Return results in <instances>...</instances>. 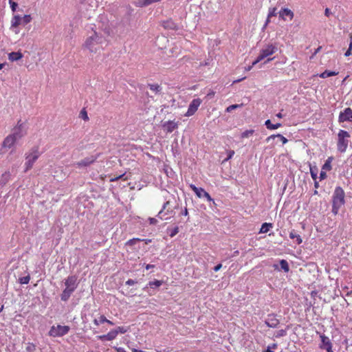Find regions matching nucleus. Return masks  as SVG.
Masks as SVG:
<instances>
[{
  "mask_svg": "<svg viewBox=\"0 0 352 352\" xmlns=\"http://www.w3.org/2000/svg\"><path fill=\"white\" fill-rule=\"evenodd\" d=\"M107 45V39L101 32L93 31L86 38L83 47L90 52H97Z\"/></svg>",
  "mask_w": 352,
  "mask_h": 352,
  "instance_id": "obj_1",
  "label": "nucleus"
},
{
  "mask_svg": "<svg viewBox=\"0 0 352 352\" xmlns=\"http://www.w3.org/2000/svg\"><path fill=\"white\" fill-rule=\"evenodd\" d=\"M344 197V190L341 187L337 186L332 196V212L334 214H337L340 208L344 206L345 203Z\"/></svg>",
  "mask_w": 352,
  "mask_h": 352,
  "instance_id": "obj_2",
  "label": "nucleus"
},
{
  "mask_svg": "<svg viewBox=\"0 0 352 352\" xmlns=\"http://www.w3.org/2000/svg\"><path fill=\"white\" fill-rule=\"evenodd\" d=\"M39 156L40 152L37 146H34L25 154V172L28 171L32 168Z\"/></svg>",
  "mask_w": 352,
  "mask_h": 352,
  "instance_id": "obj_3",
  "label": "nucleus"
},
{
  "mask_svg": "<svg viewBox=\"0 0 352 352\" xmlns=\"http://www.w3.org/2000/svg\"><path fill=\"white\" fill-rule=\"evenodd\" d=\"M350 134L346 131L340 129L338 133L337 148L341 153L346 151L349 142Z\"/></svg>",
  "mask_w": 352,
  "mask_h": 352,
  "instance_id": "obj_4",
  "label": "nucleus"
},
{
  "mask_svg": "<svg viewBox=\"0 0 352 352\" xmlns=\"http://www.w3.org/2000/svg\"><path fill=\"white\" fill-rule=\"evenodd\" d=\"M276 50H277L276 47L275 45H274L273 44L267 45L266 46L263 47L261 49L259 55L258 56L256 59L254 61H253L252 65H255L258 62L263 60L264 58L274 54L276 52Z\"/></svg>",
  "mask_w": 352,
  "mask_h": 352,
  "instance_id": "obj_5",
  "label": "nucleus"
},
{
  "mask_svg": "<svg viewBox=\"0 0 352 352\" xmlns=\"http://www.w3.org/2000/svg\"><path fill=\"white\" fill-rule=\"evenodd\" d=\"M69 329V327L67 325H53L49 331V336L52 337H61L68 333Z\"/></svg>",
  "mask_w": 352,
  "mask_h": 352,
  "instance_id": "obj_6",
  "label": "nucleus"
},
{
  "mask_svg": "<svg viewBox=\"0 0 352 352\" xmlns=\"http://www.w3.org/2000/svg\"><path fill=\"white\" fill-rule=\"evenodd\" d=\"M27 133V129L25 124L22 122L21 120H19L16 126L12 129V134L16 138L17 140H20Z\"/></svg>",
  "mask_w": 352,
  "mask_h": 352,
  "instance_id": "obj_7",
  "label": "nucleus"
},
{
  "mask_svg": "<svg viewBox=\"0 0 352 352\" xmlns=\"http://www.w3.org/2000/svg\"><path fill=\"white\" fill-rule=\"evenodd\" d=\"M170 204V201H166L163 206L162 210L158 212L157 217L161 219H168L170 218V217L173 215V210L168 208V206Z\"/></svg>",
  "mask_w": 352,
  "mask_h": 352,
  "instance_id": "obj_8",
  "label": "nucleus"
},
{
  "mask_svg": "<svg viewBox=\"0 0 352 352\" xmlns=\"http://www.w3.org/2000/svg\"><path fill=\"white\" fill-rule=\"evenodd\" d=\"M190 188L193 190V192L196 194V195L199 197H205L208 201H212L214 204V201L210 195L202 188H197L194 184H190Z\"/></svg>",
  "mask_w": 352,
  "mask_h": 352,
  "instance_id": "obj_9",
  "label": "nucleus"
},
{
  "mask_svg": "<svg viewBox=\"0 0 352 352\" xmlns=\"http://www.w3.org/2000/svg\"><path fill=\"white\" fill-rule=\"evenodd\" d=\"M201 103V100L200 98L193 99L188 108L187 112L185 113L186 116H191L195 114V113L197 111Z\"/></svg>",
  "mask_w": 352,
  "mask_h": 352,
  "instance_id": "obj_10",
  "label": "nucleus"
},
{
  "mask_svg": "<svg viewBox=\"0 0 352 352\" xmlns=\"http://www.w3.org/2000/svg\"><path fill=\"white\" fill-rule=\"evenodd\" d=\"M340 123L344 122H352V109L350 107L345 108L340 111L338 116Z\"/></svg>",
  "mask_w": 352,
  "mask_h": 352,
  "instance_id": "obj_11",
  "label": "nucleus"
},
{
  "mask_svg": "<svg viewBox=\"0 0 352 352\" xmlns=\"http://www.w3.org/2000/svg\"><path fill=\"white\" fill-rule=\"evenodd\" d=\"M320 338L321 340L320 348L326 350L327 352H333L332 350V344L329 338L324 334H321Z\"/></svg>",
  "mask_w": 352,
  "mask_h": 352,
  "instance_id": "obj_12",
  "label": "nucleus"
},
{
  "mask_svg": "<svg viewBox=\"0 0 352 352\" xmlns=\"http://www.w3.org/2000/svg\"><path fill=\"white\" fill-rule=\"evenodd\" d=\"M96 159L97 157L96 156L91 155L81 160L79 162H76L74 165L78 168L87 167L92 164L96 160Z\"/></svg>",
  "mask_w": 352,
  "mask_h": 352,
  "instance_id": "obj_13",
  "label": "nucleus"
},
{
  "mask_svg": "<svg viewBox=\"0 0 352 352\" xmlns=\"http://www.w3.org/2000/svg\"><path fill=\"white\" fill-rule=\"evenodd\" d=\"M265 323L270 328H276L278 326L280 321L275 314H270L267 315V318H266Z\"/></svg>",
  "mask_w": 352,
  "mask_h": 352,
  "instance_id": "obj_14",
  "label": "nucleus"
},
{
  "mask_svg": "<svg viewBox=\"0 0 352 352\" xmlns=\"http://www.w3.org/2000/svg\"><path fill=\"white\" fill-rule=\"evenodd\" d=\"M16 141V138L11 133L5 138L3 142L2 146L3 148H10L14 145Z\"/></svg>",
  "mask_w": 352,
  "mask_h": 352,
  "instance_id": "obj_15",
  "label": "nucleus"
},
{
  "mask_svg": "<svg viewBox=\"0 0 352 352\" xmlns=\"http://www.w3.org/2000/svg\"><path fill=\"white\" fill-rule=\"evenodd\" d=\"M76 280L77 278L75 276H68L65 281V285L66 286L65 289H72L75 290L76 288Z\"/></svg>",
  "mask_w": 352,
  "mask_h": 352,
  "instance_id": "obj_16",
  "label": "nucleus"
},
{
  "mask_svg": "<svg viewBox=\"0 0 352 352\" xmlns=\"http://www.w3.org/2000/svg\"><path fill=\"white\" fill-rule=\"evenodd\" d=\"M279 17L283 20L285 21L287 17H289L290 20L294 18V12L288 8H282L278 12Z\"/></svg>",
  "mask_w": 352,
  "mask_h": 352,
  "instance_id": "obj_17",
  "label": "nucleus"
},
{
  "mask_svg": "<svg viewBox=\"0 0 352 352\" xmlns=\"http://www.w3.org/2000/svg\"><path fill=\"white\" fill-rule=\"evenodd\" d=\"M117 332L115 329L110 331L107 334L98 336L97 338L100 340H113L117 337Z\"/></svg>",
  "mask_w": 352,
  "mask_h": 352,
  "instance_id": "obj_18",
  "label": "nucleus"
},
{
  "mask_svg": "<svg viewBox=\"0 0 352 352\" xmlns=\"http://www.w3.org/2000/svg\"><path fill=\"white\" fill-rule=\"evenodd\" d=\"M11 174L9 171H6L4 173H3L0 177V186H5L9 182Z\"/></svg>",
  "mask_w": 352,
  "mask_h": 352,
  "instance_id": "obj_19",
  "label": "nucleus"
},
{
  "mask_svg": "<svg viewBox=\"0 0 352 352\" xmlns=\"http://www.w3.org/2000/svg\"><path fill=\"white\" fill-rule=\"evenodd\" d=\"M276 138H279L283 144H286L288 142L287 139L281 134L271 135L265 139V142H270V140H275Z\"/></svg>",
  "mask_w": 352,
  "mask_h": 352,
  "instance_id": "obj_20",
  "label": "nucleus"
},
{
  "mask_svg": "<svg viewBox=\"0 0 352 352\" xmlns=\"http://www.w3.org/2000/svg\"><path fill=\"white\" fill-rule=\"evenodd\" d=\"M23 58V54L20 52H13L8 54V58L10 61H16Z\"/></svg>",
  "mask_w": 352,
  "mask_h": 352,
  "instance_id": "obj_21",
  "label": "nucleus"
},
{
  "mask_svg": "<svg viewBox=\"0 0 352 352\" xmlns=\"http://www.w3.org/2000/svg\"><path fill=\"white\" fill-rule=\"evenodd\" d=\"M74 292L72 289H65L60 295L61 300L67 301Z\"/></svg>",
  "mask_w": 352,
  "mask_h": 352,
  "instance_id": "obj_22",
  "label": "nucleus"
},
{
  "mask_svg": "<svg viewBox=\"0 0 352 352\" xmlns=\"http://www.w3.org/2000/svg\"><path fill=\"white\" fill-rule=\"evenodd\" d=\"M21 16L19 15H14L11 20V28H17L19 25H22Z\"/></svg>",
  "mask_w": 352,
  "mask_h": 352,
  "instance_id": "obj_23",
  "label": "nucleus"
},
{
  "mask_svg": "<svg viewBox=\"0 0 352 352\" xmlns=\"http://www.w3.org/2000/svg\"><path fill=\"white\" fill-rule=\"evenodd\" d=\"M162 0H138L137 6L139 7H145L154 3H157Z\"/></svg>",
  "mask_w": 352,
  "mask_h": 352,
  "instance_id": "obj_24",
  "label": "nucleus"
},
{
  "mask_svg": "<svg viewBox=\"0 0 352 352\" xmlns=\"http://www.w3.org/2000/svg\"><path fill=\"white\" fill-rule=\"evenodd\" d=\"M164 127L167 132L171 133L177 128V124L173 121H168L164 124Z\"/></svg>",
  "mask_w": 352,
  "mask_h": 352,
  "instance_id": "obj_25",
  "label": "nucleus"
},
{
  "mask_svg": "<svg viewBox=\"0 0 352 352\" xmlns=\"http://www.w3.org/2000/svg\"><path fill=\"white\" fill-rule=\"evenodd\" d=\"M265 125L267 127V129L270 130H275L280 128L282 126L280 123L272 124L270 120H267L265 122Z\"/></svg>",
  "mask_w": 352,
  "mask_h": 352,
  "instance_id": "obj_26",
  "label": "nucleus"
},
{
  "mask_svg": "<svg viewBox=\"0 0 352 352\" xmlns=\"http://www.w3.org/2000/svg\"><path fill=\"white\" fill-rule=\"evenodd\" d=\"M273 228V224L271 223H264L262 224L260 229V233H267L271 228Z\"/></svg>",
  "mask_w": 352,
  "mask_h": 352,
  "instance_id": "obj_27",
  "label": "nucleus"
},
{
  "mask_svg": "<svg viewBox=\"0 0 352 352\" xmlns=\"http://www.w3.org/2000/svg\"><path fill=\"white\" fill-rule=\"evenodd\" d=\"M333 159V157H329L323 164L322 169L324 170H330L331 169V162Z\"/></svg>",
  "mask_w": 352,
  "mask_h": 352,
  "instance_id": "obj_28",
  "label": "nucleus"
},
{
  "mask_svg": "<svg viewBox=\"0 0 352 352\" xmlns=\"http://www.w3.org/2000/svg\"><path fill=\"white\" fill-rule=\"evenodd\" d=\"M107 321V318L104 315H100L98 318H95L93 320L94 324L96 326H99L100 324L104 323Z\"/></svg>",
  "mask_w": 352,
  "mask_h": 352,
  "instance_id": "obj_29",
  "label": "nucleus"
},
{
  "mask_svg": "<svg viewBox=\"0 0 352 352\" xmlns=\"http://www.w3.org/2000/svg\"><path fill=\"white\" fill-rule=\"evenodd\" d=\"M338 74V72H332L329 70H325L324 72L321 73L319 76L322 78H326L328 77L336 76Z\"/></svg>",
  "mask_w": 352,
  "mask_h": 352,
  "instance_id": "obj_30",
  "label": "nucleus"
},
{
  "mask_svg": "<svg viewBox=\"0 0 352 352\" xmlns=\"http://www.w3.org/2000/svg\"><path fill=\"white\" fill-rule=\"evenodd\" d=\"M148 87L155 94H159L162 91V87L158 84H148Z\"/></svg>",
  "mask_w": 352,
  "mask_h": 352,
  "instance_id": "obj_31",
  "label": "nucleus"
},
{
  "mask_svg": "<svg viewBox=\"0 0 352 352\" xmlns=\"http://www.w3.org/2000/svg\"><path fill=\"white\" fill-rule=\"evenodd\" d=\"M280 265L281 269L283 270L285 272H288L289 271V264L286 260H280Z\"/></svg>",
  "mask_w": 352,
  "mask_h": 352,
  "instance_id": "obj_32",
  "label": "nucleus"
},
{
  "mask_svg": "<svg viewBox=\"0 0 352 352\" xmlns=\"http://www.w3.org/2000/svg\"><path fill=\"white\" fill-rule=\"evenodd\" d=\"M276 14H277L276 8H270L269 10V13H268V15H267V19L265 25H267L270 22V19L272 16H276Z\"/></svg>",
  "mask_w": 352,
  "mask_h": 352,
  "instance_id": "obj_33",
  "label": "nucleus"
},
{
  "mask_svg": "<svg viewBox=\"0 0 352 352\" xmlns=\"http://www.w3.org/2000/svg\"><path fill=\"white\" fill-rule=\"evenodd\" d=\"M162 283V280H155L154 281H150L148 285L151 288H154L160 287Z\"/></svg>",
  "mask_w": 352,
  "mask_h": 352,
  "instance_id": "obj_34",
  "label": "nucleus"
},
{
  "mask_svg": "<svg viewBox=\"0 0 352 352\" xmlns=\"http://www.w3.org/2000/svg\"><path fill=\"white\" fill-rule=\"evenodd\" d=\"M21 23L23 25L28 24L32 21V16L30 14H25L21 17Z\"/></svg>",
  "mask_w": 352,
  "mask_h": 352,
  "instance_id": "obj_35",
  "label": "nucleus"
},
{
  "mask_svg": "<svg viewBox=\"0 0 352 352\" xmlns=\"http://www.w3.org/2000/svg\"><path fill=\"white\" fill-rule=\"evenodd\" d=\"M317 171L318 168L316 166H311L310 165V174L314 180H316L317 179Z\"/></svg>",
  "mask_w": 352,
  "mask_h": 352,
  "instance_id": "obj_36",
  "label": "nucleus"
},
{
  "mask_svg": "<svg viewBox=\"0 0 352 352\" xmlns=\"http://www.w3.org/2000/svg\"><path fill=\"white\" fill-rule=\"evenodd\" d=\"M36 350V345L34 343L28 342L25 347V351L27 352H34Z\"/></svg>",
  "mask_w": 352,
  "mask_h": 352,
  "instance_id": "obj_37",
  "label": "nucleus"
},
{
  "mask_svg": "<svg viewBox=\"0 0 352 352\" xmlns=\"http://www.w3.org/2000/svg\"><path fill=\"white\" fill-rule=\"evenodd\" d=\"M179 232V228L174 227L168 230V234L170 236L173 237Z\"/></svg>",
  "mask_w": 352,
  "mask_h": 352,
  "instance_id": "obj_38",
  "label": "nucleus"
},
{
  "mask_svg": "<svg viewBox=\"0 0 352 352\" xmlns=\"http://www.w3.org/2000/svg\"><path fill=\"white\" fill-rule=\"evenodd\" d=\"M254 133V130H253V129L246 130L241 133V137L242 138H248L250 135H252Z\"/></svg>",
  "mask_w": 352,
  "mask_h": 352,
  "instance_id": "obj_39",
  "label": "nucleus"
},
{
  "mask_svg": "<svg viewBox=\"0 0 352 352\" xmlns=\"http://www.w3.org/2000/svg\"><path fill=\"white\" fill-rule=\"evenodd\" d=\"M243 105V104L230 105L229 107H228L226 108V111L228 112V113H230V112L232 111L234 109H236L238 108L241 107Z\"/></svg>",
  "mask_w": 352,
  "mask_h": 352,
  "instance_id": "obj_40",
  "label": "nucleus"
},
{
  "mask_svg": "<svg viewBox=\"0 0 352 352\" xmlns=\"http://www.w3.org/2000/svg\"><path fill=\"white\" fill-rule=\"evenodd\" d=\"M30 276L28 275L26 276L19 278V282L22 285H25V284H28L30 282Z\"/></svg>",
  "mask_w": 352,
  "mask_h": 352,
  "instance_id": "obj_41",
  "label": "nucleus"
},
{
  "mask_svg": "<svg viewBox=\"0 0 352 352\" xmlns=\"http://www.w3.org/2000/svg\"><path fill=\"white\" fill-rule=\"evenodd\" d=\"M287 335V331L285 329H280L276 332L275 337L276 338H280L285 336Z\"/></svg>",
  "mask_w": 352,
  "mask_h": 352,
  "instance_id": "obj_42",
  "label": "nucleus"
},
{
  "mask_svg": "<svg viewBox=\"0 0 352 352\" xmlns=\"http://www.w3.org/2000/svg\"><path fill=\"white\" fill-rule=\"evenodd\" d=\"M115 331L117 332V335L120 333H125L128 329L124 327H117Z\"/></svg>",
  "mask_w": 352,
  "mask_h": 352,
  "instance_id": "obj_43",
  "label": "nucleus"
},
{
  "mask_svg": "<svg viewBox=\"0 0 352 352\" xmlns=\"http://www.w3.org/2000/svg\"><path fill=\"white\" fill-rule=\"evenodd\" d=\"M9 3L10 5L11 10L13 12H15L16 8H17V7H18L17 3L13 1L12 0H9Z\"/></svg>",
  "mask_w": 352,
  "mask_h": 352,
  "instance_id": "obj_44",
  "label": "nucleus"
},
{
  "mask_svg": "<svg viewBox=\"0 0 352 352\" xmlns=\"http://www.w3.org/2000/svg\"><path fill=\"white\" fill-rule=\"evenodd\" d=\"M228 157L224 160V161H228L234 155V151L233 150H229L227 151Z\"/></svg>",
  "mask_w": 352,
  "mask_h": 352,
  "instance_id": "obj_45",
  "label": "nucleus"
},
{
  "mask_svg": "<svg viewBox=\"0 0 352 352\" xmlns=\"http://www.w3.org/2000/svg\"><path fill=\"white\" fill-rule=\"evenodd\" d=\"M148 221H149V224L151 225H156L158 223L157 219L154 217H149L148 219Z\"/></svg>",
  "mask_w": 352,
  "mask_h": 352,
  "instance_id": "obj_46",
  "label": "nucleus"
},
{
  "mask_svg": "<svg viewBox=\"0 0 352 352\" xmlns=\"http://www.w3.org/2000/svg\"><path fill=\"white\" fill-rule=\"evenodd\" d=\"M324 170H321L320 173V180H323L324 179H326L327 177V174L325 173V171H324Z\"/></svg>",
  "mask_w": 352,
  "mask_h": 352,
  "instance_id": "obj_47",
  "label": "nucleus"
},
{
  "mask_svg": "<svg viewBox=\"0 0 352 352\" xmlns=\"http://www.w3.org/2000/svg\"><path fill=\"white\" fill-rule=\"evenodd\" d=\"M124 176V174H122V175H120L118 177H113V178H111L110 179L111 182H116V181H118V179L122 178Z\"/></svg>",
  "mask_w": 352,
  "mask_h": 352,
  "instance_id": "obj_48",
  "label": "nucleus"
},
{
  "mask_svg": "<svg viewBox=\"0 0 352 352\" xmlns=\"http://www.w3.org/2000/svg\"><path fill=\"white\" fill-rule=\"evenodd\" d=\"M135 283H136V282H135L134 280H133V279H129V280H126V284L127 285H130V286L133 285H134V284H135Z\"/></svg>",
  "mask_w": 352,
  "mask_h": 352,
  "instance_id": "obj_49",
  "label": "nucleus"
},
{
  "mask_svg": "<svg viewBox=\"0 0 352 352\" xmlns=\"http://www.w3.org/2000/svg\"><path fill=\"white\" fill-rule=\"evenodd\" d=\"M222 267V265L221 264H218L217 265H216L214 267V272H217L219 271Z\"/></svg>",
  "mask_w": 352,
  "mask_h": 352,
  "instance_id": "obj_50",
  "label": "nucleus"
},
{
  "mask_svg": "<svg viewBox=\"0 0 352 352\" xmlns=\"http://www.w3.org/2000/svg\"><path fill=\"white\" fill-rule=\"evenodd\" d=\"M351 50L349 47V49L346 50V52L344 54L345 56H349L351 54Z\"/></svg>",
  "mask_w": 352,
  "mask_h": 352,
  "instance_id": "obj_51",
  "label": "nucleus"
},
{
  "mask_svg": "<svg viewBox=\"0 0 352 352\" xmlns=\"http://www.w3.org/2000/svg\"><path fill=\"white\" fill-rule=\"evenodd\" d=\"M154 267H155V265H151V264H147V265H145V268L146 270H150L151 268H153Z\"/></svg>",
  "mask_w": 352,
  "mask_h": 352,
  "instance_id": "obj_52",
  "label": "nucleus"
},
{
  "mask_svg": "<svg viewBox=\"0 0 352 352\" xmlns=\"http://www.w3.org/2000/svg\"><path fill=\"white\" fill-rule=\"evenodd\" d=\"M331 14V11L329 8H326L325 9V11H324V14L327 16H329Z\"/></svg>",
  "mask_w": 352,
  "mask_h": 352,
  "instance_id": "obj_53",
  "label": "nucleus"
},
{
  "mask_svg": "<svg viewBox=\"0 0 352 352\" xmlns=\"http://www.w3.org/2000/svg\"><path fill=\"white\" fill-rule=\"evenodd\" d=\"M90 6L92 8H96V7H97V3L96 2H94V1L91 0V3H90Z\"/></svg>",
  "mask_w": 352,
  "mask_h": 352,
  "instance_id": "obj_54",
  "label": "nucleus"
},
{
  "mask_svg": "<svg viewBox=\"0 0 352 352\" xmlns=\"http://www.w3.org/2000/svg\"><path fill=\"white\" fill-rule=\"evenodd\" d=\"M117 352H126L124 348L118 347L116 348Z\"/></svg>",
  "mask_w": 352,
  "mask_h": 352,
  "instance_id": "obj_55",
  "label": "nucleus"
},
{
  "mask_svg": "<svg viewBox=\"0 0 352 352\" xmlns=\"http://www.w3.org/2000/svg\"><path fill=\"white\" fill-rule=\"evenodd\" d=\"M81 114H82V118L86 120L88 118L87 117V113L85 111H81Z\"/></svg>",
  "mask_w": 352,
  "mask_h": 352,
  "instance_id": "obj_56",
  "label": "nucleus"
},
{
  "mask_svg": "<svg viewBox=\"0 0 352 352\" xmlns=\"http://www.w3.org/2000/svg\"><path fill=\"white\" fill-rule=\"evenodd\" d=\"M188 212L187 208H186L184 209V210L182 212V214H183V215H184V216H187V215H188Z\"/></svg>",
  "mask_w": 352,
  "mask_h": 352,
  "instance_id": "obj_57",
  "label": "nucleus"
},
{
  "mask_svg": "<svg viewBox=\"0 0 352 352\" xmlns=\"http://www.w3.org/2000/svg\"><path fill=\"white\" fill-rule=\"evenodd\" d=\"M276 116L278 118H282L283 117V115L280 112H279L276 115Z\"/></svg>",
  "mask_w": 352,
  "mask_h": 352,
  "instance_id": "obj_58",
  "label": "nucleus"
},
{
  "mask_svg": "<svg viewBox=\"0 0 352 352\" xmlns=\"http://www.w3.org/2000/svg\"><path fill=\"white\" fill-rule=\"evenodd\" d=\"M318 186H319L318 182L316 181V180H314V187H315L316 188H318Z\"/></svg>",
  "mask_w": 352,
  "mask_h": 352,
  "instance_id": "obj_59",
  "label": "nucleus"
},
{
  "mask_svg": "<svg viewBox=\"0 0 352 352\" xmlns=\"http://www.w3.org/2000/svg\"><path fill=\"white\" fill-rule=\"evenodd\" d=\"M349 47L350 49H352V35L350 37V43H349Z\"/></svg>",
  "mask_w": 352,
  "mask_h": 352,
  "instance_id": "obj_60",
  "label": "nucleus"
},
{
  "mask_svg": "<svg viewBox=\"0 0 352 352\" xmlns=\"http://www.w3.org/2000/svg\"><path fill=\"white\" fill-rule=\"evenodd\" d=\"M264 352H274L271 350L270 346H269L267 349Z\"/></svg>",
  "mask_w": 352,
  "mask_h": 352,
  "instance_id": "obj_61",
  "label": "nucleus"
},
{
  "mask_svg": "<svg viewBox=\"0 0 352 352\" xmlns=\"http://www.w3.org/2000/svg\"><path fill=\"white\" fill-rule=\"evenodd\" d=\"M106 322L110 325H113L114 323L113 322H111V320H108L107 319V321H106Z\"/></svg>",
  "mask_w": 352,
  "mask_h": 352,
  "instance_id": "obj_62",
  "label": "nucleus"
},
{
  "mask_svg": "<svg viewBox=\"0 0 352 352\" xmlns=\"http://www.w3.org/2000/svg\"><path fill=\"white\" fill-rule=\"evenodd\" d=\"M245 78H241V79H237L236 80L234 81V83H236V82H241L243 79H244Z\"/></svg>",
  "mask_w": 352,
  "mask_h": 352,
  "instance_id": "obj_63",
  "label": "nucleus"
},
{
  "mask_svg": "<svg viewBox=\"0 0 352 352\" xmlns=\"http://www.w3.org/2000/svg\"><path fill=\"white\" fill-rule=\"evenodd\" d=\"M136 239H129L127 242L129 243H131V242H135Z\"/></svg>",
  "mask_w": 352,
  "mask_h": 352,
  "instance_id": "obj_64",
  "label": "nucleus"
}]
</instances>
